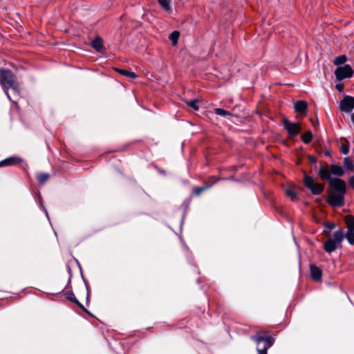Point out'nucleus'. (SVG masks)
<instances>
[{"mask_svg":"<svg viewBox=\"0 0 354 354\" xmlns=\"http://www.w3.org/2000/svg\"><path fill=\"white\" fill-rule=\"evenodd\" d=\"M330 171L321 168L319 171V176L322 179L330 180Z\"/></svg>","mask_w":354,"mask_h":354,"instance_id":"a211bd4d","label":"nucleus"},{"mask_svg":"<svg viewBox=\"0 0 354 354\" xmlns=\"http://www.w3.org/2000/svg\"><path fill=\"white\" fill-rule=\"evenodd\" d=\"M328 203L332 207H341L344 204L346 183L339 178L330 180Z\"/></svg>","mask_w":354,"mask_h":354,"instance_id":"f257e3e1","label":"nucleus"},{"mask_svg":"<svg viewBox=\"0 0 354 354\" xmlns=\"http://www.w3.org/2000/svg\"><path fill=\"white\" fill-rule=\"evenodd\" d=\"M284 129L288 131L290 136H295L300 133V127L299 124L290 122L288 119L283 120Z\"/></svg>","mask_w":354,"mask_h":354,"instance_id":"6e6552de","label":"nucleus"},{"mask_svg":"<svg viewBox=\"0 0 354 354\" xmlns=\"http://www.w3.org/2000/svg\"><path fill=\"white\" fill-rule=\"evenodd\" d=\"M344 234L342 230H339L333 234V237L328 239L324 244V249L328 253H331L337 248L341 247Z\"/></svg>","mask_w":354,"mask_h":354,"instance_id":"20e7f679","label":"nucleus"},{"mask_svg":"<svg viewBox=\"0 0 354 354\" xmlns=\"http://www.w3.org/2000/svg\"><path fill=\"white\" fill-rule=\"evenodd\" d=\"M304 183L313 195L321 194L324 190V185L315 182L313 177L307 174L304 175Z\"/></svg>","mask_w":354,"mask_h":354,"instance_id":"39448f33","label":"nucleus"},{"mask_svg":"<svg viewBox=\"0 0 354 354\" xmlns=\"http://www.w3.org/2000/svg\"><path fill=\"white\" fill-rule=\"evenodd\" d=\"M351 120H352V122L354 123V113L352 115Z\"/></svg>","mask_w":354,"mask_h":354,"instance_id":"72a5a7b5","label":"nucleus"},{"mask_svg":"<svg viewBox=\"0 0 354 354\" xmlns=\"http://www.w3.org/2000/svg\"><path fill=\"white\" fill-rule=\"evenodd\" d=\"M285 193L292 201H295L297 199V193L293 188L286 189Z\"/></svg>","mask_w":354,"mask_h":354,"instance_id":"5701e85b","label":"nucleus"},{"mask_svg":"<svg viewBox=\"0 0 354 354\" xmlns=\"http://www.w3.org/2000/svg\"><path fill=\"white\" fill-rule=\"evenodd\" d=\"M0 84L6 89V93L8 98L12 100L8 92V89H12L17 95L19 94V84L11 71L8 69L0 70Z\"/></svg>","mask_w":354,"mask_h":354,"instance_id":"7ed1b4c3","label":"nucleus"},{"mask_svg":"<svg viewBox=\"0 0 354 354\" xmlns=\"http://www.w3.org/2000/svg\"><path fill=\"white\" fill-rule=\"evenodd\" d=\"M116 71L120 74L127 76L128 77H130L131 79H135L137 77V75L134 72L124 70V69H120V68H117Z\"/></svg>","mask_w":354,"mask_h":354,"instance_id":"f3484780","label":"nucleus"},{"mask_svg":"<svg viewBox=\"0 0 354 354\" xmlns=\"http://www.w3.org/2000/svg\"><path fill=\"white\" fill-rule=\"evenodd\" d=\"M22 162V159L17 157L12 156L6 158L1 161H0V167H8L12 165H16L20 164Z\"/></svg>","mask_w":354,"mask_h":354,"instance_id":"1a4fd4ad","label":"nucleus"},{"mask_svg":"<svg viewBox=\"0 0 354 354\" xmlns=\"http://www.w3.org/2000/svg\"><path fill=\"white\" fill-rule=\"evenodd\" d=\"M344 236L351 245H354V231H347Z\"/></svg>","mask_w":354,"mask_h":354,"instance_id":"bb28decb","label":"nucleus"},{"mask_svg":"<svg viewBox=\"0 0 354 354\" xmlns=\"http://www.w3.org/2000/svg\"><path fill=\"white\" fill-rule=\"evenodd\" d=\"M326 227L330 230H332V229L335 228V225L333 223H326Z\"/></svg>","mask_w":354,"mask_h":354,"instance_id":"7c9ffc66","label":"nucleus"},{"mask_svg":"<svg viewBox=\"0 0 354 354\" xmlns=\"http://www.w3.org/2000/svg\"><path fill=\"white\" fill-rule=\"evenodd\" d=\"M257 344V351L258 354H268V349L270 348L274 342V338L266 331H259L256 335L251 337Z\"/></svg>","mask_w":354,"mask_h":354,"instance_id":"f03ea898","label":"nucleus"},{"mask_svg":"<svg viewBox=\"0 0 354 354\" xmlns=\"http://www.w3.org/2000/svg\"><path fill=\"white\" fill-rule=\"evenodd\" d=\"M335 88L338 91L342 92L344 88V85L342 84H337Z\"/></svg>","mask_w":354,"mask_h":354,"instance_id":"c756f323","label":"nucleus"},{"mask_svg":"<svg viewBox=\"0 0 354 354\" xmlns=\"http://www.w3.org/2000/svg\"><path fill=\"white\" fill-rule=\"evenodd\" d=\"M66 298L69 301L76 304L81 309H82L83 310L86 312V310L84 308V306L80 302H79V301L75 297V296L73 293L68 294V295L66 297Z\"/></svg>","mask_w":354,"mask_h":354,"instance_id":"6ab92c4d","label":"nucleus"},{"mask_svg":"<svg viewBox=\"0 0 354 354\" xmlns=\"http://www.w3.org/2000/svg\"><path fill=\"white\" fill-rule=\"evenodd\" d=\"M179 37H180V32L177 30H174L170 34L169 38L171 40L173 46H175L177 44Z\"/></svg>","mask_w":354,"mask_h":354,"instance_id":"aec40b11","label":"nucleus"},{"mask_svg":"<svg viewBox=\"0 0 354 354\" xmlns=\"http://www.w3.org/2000/svg\"><path fill=\"white\" fill-rule=\"evenodd\" d=\"M348 184L349 185L354 188V176H351L348 180Z\"/></svg>","mask_w":354,"mask_h":354,"instance_id":"2f4dec72","label":"nucleus"},{"mask_svg":"<svg viewBox=\"0 0 354 354\" xmlns=\"http://www.w3.org/2000/svg\"><path fill=\"white\" fill-rule=\"evenodd\" d=\"M344 166L346 170L349 171H354V162L350 157H346L344 159Z\"/></svg>","mask_w":354,"mask_h":354,"instance_id":"2eb2a0df","label":"nucleus"},{"mask_svg":"<svg viewBox=\"0 0 354 354\" xmlns=\"http://www.w3.org/2000/svg\"><path fill=\"white\" fill-rule=\"evenodd\" d=\"M171 0H158V3L166 11L171 12Z\"/></svg>","mask_w":354,"mask_h":354,"instance_id":"412c9836","label":"nucleus"},{"mask_svg":"<svg viewBox=\"0 0 354 354\" xmlns=\"http://www.w3.org/2000/svg\"><path fill=\"white\" fill-rule=\"evenodd\" d=\"M353 152H354V149H353Z\"/></svg>","mask_w":354,"mask_h":354,"instance_id":"f704fd0d","label":"nucleus"},{"mask_svg":"<svg viewBox=\"0 0 354 354\" xmlns=\"http://www.w3.org/2000/svg\"><path fill=\"white\" fill-rule=\"evenodd\" d=\"M216 180H214V181H212V182L205 183V184L203 186H202V187H194V188L193 189V192L194 193V194H195L196 196H200V194H201L203 192H204V191H205V190H207V189H209V188H210L213 185H214V184H215V183H216Z\"/></svg>","mask_w":354,"mask_h":354,"instance_id":"9b49d317","label":"nucleus"},{"mask_svg":"<svg viewBox=\"0 0 354 354\" xmlns=\"http://www.w3.org/2000/svg\"><path fill=\"white\" fill-rule=\"evenodd\" d=\"M341 152L343 154H347L349 152V147L347 145H342L341 148Z\"/></svg>","mask_w":354,"mask_h":354,"instance_id":"c85d7f7f","label":"nucleus"},{"mask_svg":"<svg viewBox=\"0 0 354 354\" xmlns=\"http://www.w3.org/2000/svg\"><path fill=\"white\" fill-rule=\"evenodd\" d=\"M308 104L306 102L300 100L295 104V110L297 113H305L307 109Z\"/></svg>","mask_w":354,"mask_h":354,"instance_id":"f8f14e48","label":"nucleus"},{"mask_svg":"<svg viewBox=\"0 0 354 354\" xmlns=\"http://www.w3.org/2000/svg\"><path fill=\"white\" fill-rule=\"evenodd\" d=\"M302 141L305 143V144H308L311 142L312 139H313V133L310 131H308L306 132H305L303 135H302Z\"/></svg>","mask_w":354,"mask_h":354,"instance_id":"4be33fe9","label":"nucleus"},{"mask_svg":"<svg viewBox=\"0 0 354 354\" xmlns=\"http://www.w3.org/2000/svg\"><path fill=\"white\" fill-rule=\"evenodd\" d=\"M91 45L96 50L101 51L103 48V41L98 37L92 41Z\"/></svg>","mask_w":354,"mask_h":354,"instance_id":"dca6fc26","label":"nucleus"},{"mask_svg":"<svg viewBox=\"0 0 354 354\" xmlns=\"http://www.w3.org/2000/svg\"><path fill=\"white\" fill-rule=\"evenodd\" d=\"M339 109L343 112H350L354 109V97L349 95L344 97L339 103Z\"/></svg>","mask_w":354,"mask_h":354,"instance_id":"0eeeda50","label":"nucleus"},{"mask_svg":"<svg viewBox=\"0 0 354 354\" xmlns=\"http://www.w3.org/2000/svg\"><path fill=\"white\" fill-rule=\"evenodd\" d=\"M353 75V71L350 65L345 64L339 66L335 71V75L337 80L341 81L345 78H350Z\"/></svg>","mask_w":354,"mask_h":354,"instance_id":"423d86ee","label":"nucleus"},{"mask_svg":"<svg viewBox=\"0 0 354 354\" xmlns=\"http://www.w3.org/2000/svg\"><path fill=\"white\" fill-rule=\"evenodd\" d=\"M198 102V100L197 99H194V100L186 102L187 104L189 107H192L193 109H194L196 111L198 110V106L197 105Z\"/></svg>","mask_w":354,"mask_h":354,"instance_id":"cd10ccee","label":"nucleus"},{"mask_svg":"<svg viewBox=\"0 0 354 354\" xmlns=\"http://www.w3.org/2000/svg\"><path fill=\"white\" fill-rule=\"evenodd\" d=\"M344 221L348 228L347 231H354V216L352 215H346L344 217Z\"/></svg>","mask_w":354,"mask_h":354,"instance_id":"4468645a","label":"nucleus"},{"mask_svg":"<svg viewBox=\"0 0 354 354\" xmlns=\"http://www.w3.org/2000/svg\"><path fill=\"white\" fill-rule=\"evenodd\" d=\"M310 275L313 280L319 281L322 279V270L315 265H310Z\"/></svg>","mask_w":354,"mask_h":354,"instance_id":"9d476101","label":"nucleus"},{"mask_svg":"<svg viewBox=\"0 0 354 354\" xmlns=\"http://www.w3.org/2000/svg\"><path fill=\"white\" fill-rule=\"evenodd\" d=\"M330 174L341 176L344 174L342 167L338 165H332L330 167Z\"/></svg>","mask_w":354,"mask_h":354,"instance_id":"ddd939ff","label":"nucleus"},{"mask_svg":"<svg viewBox=\"0 0 354 354\" xmlns=\"http://www.w3.org/2000/svg\"><path fill=\"white\" fill-rule=\"evenodd\" d=\"M346 61V56L343 55H339V56L336 57L333 63L335 65L339 66V65L343 64Z\"/></svg>","mask_w":354,"mask_h":354,"instance_id":"b1692460","label":"nucleus"},{"mask_svg":"<svg viewBox=\"0 0 354 354\" xmlns=\"http://www.w3.org/2000/svg\"><path fill=\"white\" fill-rule=\"evenodd\" d=\"M309 160H310V161L311 162H313V163H315V162H316V161H317L316 158H315V157H314V156H310V157H309Z\"/></svg>","mask_w":354,"mask_h":354,"instance_id":"473e14b6","label":"nucleus"},{"mask_svg":"<svg viewBox=\"0 0 354 354\" xmlns=\"http://www.w3.org/2000/svg\"><path fill=\"white\" fill-rule=\"evenodd\" d=\"M49 178V175L46 173L39 174L37 176V180L40 184H44Z\"/></svg>","mask_w":354,"mask_h":354,"instance_id":"393cba45","label":"nucleus"},{"mask_svg":"<svg viewBox=\"0 0 354 354\" xmlns=\"http://www.w3.org/2000/svg\"><path fill=\"white\" fill-rule=\"evenodd\" d=\"M214 113L216 114V115H221V116H223V117H225V116H227V115H231L232 113L227 111H225L223 109H221V108H216L214 109Z\"/></svg>","mask_w":354,"mask_h":354,"instance_id":"a878e982","label":"nucleus"}]
</instances>
